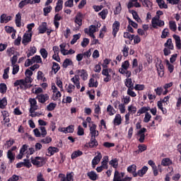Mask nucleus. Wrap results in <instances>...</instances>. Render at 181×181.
I'll list each match as a JSON object with an SVG mask.
<instances>
[{
    "instance_id": "1",
    "label": "nucleus",
    "mask_w": 181,
    "mask_h": 181,
    "mask_svg": "<svg viewBox=\"0 0 181 181\" xmlns=\"http://www.w3.org/2000/svg\"><path fill=\"white\" fill-rule=\"evenodd\" d=\"M14 87H17V91L20 90H28L32 87L31 84H25L23 79L16 80L13 83Z\"/></svg>"
},
{
    "instance_id": "2",
    "label": "nucleus",
    "mask_w": 181,
    "mask_h": 181,
    "mask_svg": "<svg viewBox=\"0 0 181 181\" xmlns=\"http://www.w3.org/2000/svg\"><path fill=\"white\" fill-rule=\"evenodd\" d=\"M31 163L37 168H42L45 165V158L37 156L35 158H31Z\"/></svg>"
},
{
    "instance_id": "3",
    "label": "nucleus",
    "mask_w": 181,
    "mask_h": 181,
    "mask_svg": "<svg viewBox=\"0 0 181 181\" xmlns=\"http://www.w3.org/2000/svg\"><path fill=\"white\" fill-rule=\"evenodd\" d=\"M151 25L153 29H158V26H159V28L165 26V21L160 20V18H156V17H153L151 20Z\"/></svg>"
},
{
    "instance_id": "4",
    "label": "nucleus",
    "mask_w": 181,
    "mask_h": 181,
    "mask_svg": "<svg viewBox=\"0 0 181 181\" xmlns=\"http://www.w3.org/2000/svg\"><path fill=\"white\" fill-rule=\"evenodd\" d=\"M121 27V23L118 21H115L112 26V35L114 37H117V33L119 32V28Z\"/></svg>"
},
{
    "instance_id": "5",
    "label": "nucleus",
    "mask_w": 181,
    "mask_h": 181,
    "mask_svg": "<svg viewBox=\"0 0 181 181\" xmlns=\"http://www.w3.org/2000/svg\"><path fill=\"white\" fill-rule=\"evenodd\" d=\"M29 103L30 104V112L33 114L36 110H37V101L35 98H30Z\"/></svg>"
},
{
    "instance_id": "6",
    "label": "nucleus",
    "mask_w": 181,
    "mask_h": 181,
    "mask_svg": "<svg viewBox=\"0 0 181 181\" xmlns=\"http://www.w3.org/2000/svg\"><path fill=\"white\" fill-rule=\"evenodd\" d=\"M36 98L39 103H40L41 104H45L46 101H48L49 97L47 93H45V94L42 93V94L37 95Z\"/></svg>"
},
{
    "instance_id": "7",
    "label": "nucleus",
    "mask_w": 181,
    "mask_h": 181,
    "mask_svg": "<svg viewBox=\"0 0 181 181\" xmlns=\"http://www.w3.org/2000/svg\"><path fill=\"white\" fill-rule=\"evenodd\" d=\"M146 132V128L143 127L137 132V135L140 136V138L139 139V142H140V144H144V142H145Z\"/></svg>"
},
{
    "instance_id": "8",
    "label": "nucleus",
    "mask_w": 181,
    "mask_h": 181,
    "mask_svg": "<svg viewBox=\"0 0 181 181\" xmlns=\"http://www.w3.org/2000/svg\"><path fill=\"white\" fill-rule=\"evenodd\" d=\"M38 35H43L47 30V23L42 22L37 28Z\"/></svg>"
},
{
    "instance_id": "9",
    "label": "nucleus",
    "mask_w": 181,
    "mask_h": 181,
    "mask_svg": "<svg viewBox=\"0 0 181 181\" xmlns=\"http://www.w3.org/2000/svg\"><path fill=\"white\" fill-rule=\"evenodd\" d=\"M84 18V15L82 14L81 12H78L76 13L75 16V23L78 25V26H81L83 25V18Z\"/></svg>"
},
{
    "instance_id": "10",
    "label": "nucleus",
    "mask_w": 181,
    "mask_h": 181,
    "mask_svg": "<svg viewBox=\"0 0 181 181\" xmlns=\"http://www.w3.org/2000/svg\"><path fill=\"white\" fill-rule=\"evenodd\" d=\"M86 148H97L98 146V141L95 138H90V142L86 144Z\"/></svg>"
},
{
    "instance_id": "11",
    "label": "nucleus",
    "mask_w": 181,
    "mask_h": 181,
    "mask_svg": "<svg viewBox=\"0 0 181 181\" xmlns=\"http://www.w3.org/2000/svg\"><path fill=\"white\" fill-rule=\"evenodd\" d=\"M33 33H25L23 35V38L22 40V43L23 45H26V43H30V42H32V36H33Z\"/></svg>"
},
{
    "instance_id": "12",
    "label": "nucleus",
    "mask_w": 181,
    "mask_h": 181,
    "mask_svg": "<svg viewBox=\"0 0 181 181\" xmlns=\"http://www.w3.org/2000/svg\"><path fill=\"white\" fill-rule=\"evenodd\" d=\"M71 81L74 83L78 90L81 88L80 76H78V75H75L72 78H71Z\"/></svg>"
},
{
    "instance_id": "13",
    "label": "nucleus",
    "mask_w": 181,
    "mask_h": 181,
    "mask_svg": "<svg viewBox=\"0 0 181 181\" xmlns=\"http://www.w3.org/2000/svg\"><path fill=\"white\" fill-rule=\"evenodd\" d=\"M101 159H103V155H101V153L98 152V155L95 156L94 158L92 160L93 166H95V165H98Z\"/></svg>"
},
{
    "instance_id": "14",
    "label": "nucleus",
    "mask_w": 181,
    "mask_h": 181,
    "mask_svg": "<svg viewBox=\"0 0 181 181\" xmlns=\"http://www.w3.org/2000/svg\"><path fill=\"white\" fill-rule=\"evenodd\" d=\"M127 172L132 173L133 177H136V165L133 164L127 168Z\"/></svg>"
},
{
    "instance_id": "15",
    "label": "nucleus",
    "mask_w": 181,
    "mask_h": 181,
    "mask_svg": "<svg viewBox=\"0 0 181 181\" xmlns=\"http://www.w3.org/2000/svg\"><path fill=\"white\" fill-rule=\"evenodd\" d=\"M62 17L60 16V14L57 13L54 16V25L57 29H59V26H60V23H59V21H62Z\"/></svg>"
},
{
    "instance_id": "16",
    "label": "nucleus",
    "mask_w": 181,
    "mask_h": 181,
    "mask_svg": "<svg viewBox=\"0 0 181 181\" xmlns=\"http://www.w3.org/2000/svg\"><path fill=\"white\" fill-rule=\"evenodd\" d=\"M173 39L175 40V46L177 49V50L181 49V40H180V36L177 35H173Z\"/></svg>"
},
{
    "instance_id": "17",
    "label": "nucleus",
    "mask_w": 181,
    "mask_h": 181,
    "mask_svg": "<svg viewBox=\"0 0 181 181\" xmlns=\"http://www.w3.org/2000/svg\"><path fill=\"white\" fill-rule=\"evenodd\" d=\"M84 32L86 35H88V33H95L97 32V26L91 25L89 26V28H85Z\"/></svg>"
},
{
    "instance_id": "18",
    "label": "nucleus",
    "mask_w": 181,
    "mask_h": 181,
    "mask_svg": "<svg viewBox=\"0 0 181 181\" xmlns=\"http://www.w3.org/2000/svg\"><path fill=\"white\" fill-rule=\"evenodd\" d=\"M22 15L21 14V13H18L16 15V20H15V23L17 26V28H21V26H22Z\"/></svg>"
},
{
    "instance_id": "19",
    "label": "nucleus",
    "mask_w": 181,
    "mask_h": 181,
    "mask_svg": "<svg viewBox=\"0 0 181 181\" xmlns=\"http://www.w3.org/2000/svg\"><path fill=\"white\" fill-rule=\"evenodd\" d=\"M148 172V167L144 165L141 170H139L136 173V177H144V175H146Z\"/></svg>"
},
{
    "instance_id": "20",
    "label": "nucleus",
    "mask_w": 181,
    "mask_h": 181,
    "mask_svg": "<svg viewBox=\"0 0 181 181\" xmlns=\"http://www.w3.org/2000/svg\"><path fill=\"white\" fill-rule=\"evenodd\" d=\"M10 21H12V17L8 16H6V14H2L0 17V23H8Z\"/></svg>"
},
{
    "instance_id": "21",
    "label": "nucleus",
    "mask_w": 181,
    "mask_h": 181,
    "mask_svg": "<svg viewBox=\"0 0 181 181\" xmlns=\"http://www.w3.org/2000/svg\"><path fill=\"white\" fill-rule=\"evenodd\" d=\"M122 122V117H121V115L117 114L113 120L114 125H121Z\"/></svg>"
},
{
    "instance_id": "22",
    "label": "nucleus",
    "mask_w": 181,
    "mask_h": 181,
    "mask_svg": "<svg viewBox=\"0 0 181 181\" xmlns=\"http://www.w3.org/2000/svg\"><path fill=\"white\" fill-rule=\"evenodd\" d=\"M78 73L80 74L83 81H86V80H87V78L88 77V74L87 73V70L86 69L78 70Z\"/></svg>"
},
{
    "instance_id": "23",
    "label": "nucleus",
    "mask_w": 181,
    "mask_h": 181,
    "mask_svg": "<svg viewBox=\"0 0 181 181\" xmlns=\"http://www.w3.org/2000/svg\"><path fill=\"white\" fill-rule=\"evenodd\" d=\"M28 4L33 5V1H31V0H22L18 4V8H20V9H23Z\"/></svg>"
},
{
    "instance_id": "24",
    "label": "nucleus",
    "mask_w": 181,
    "mask_h": 181,
    "mask_svg": "<svg viewBox=\"0 0 181 181\" xmlns=\"http://www.w3.org/2000/svg\"><path fill=\"white\" fill-rule=\"evenodd\" d=\"M36 52H37V49L36 48V47H31L28 52H26L27 57L29 58L33 56L36 53Z\"/></svg>"
},
{
    "instance_id": "25",
    "label": "nucleus",
    "mask_w": 181,
    "mask_h": 181,
    "mask_svg": "<svg viewBox=\"0 0 181 181\" xmlns=\"http://www.w3.org/2000/svg\"><path fill=\"white\" fill-rule=\"evenodd\" d=\"M173 163V162L169 158H163L161 161L162 166H170Z\"/></svg>"
},
{
    "instance_id": "26",
    "label": "nucleus",
    "mask_w": 181,
    "mask_h": 181,
    "mask_svg": "<svg viewBox=\"0 0 181 181\" xmlns=\"http://www.w3.org/2000/svg\"><path fill=\"white\" fill-rule=\"evenodd\" d=\"M61 181H74V177L73 176V173H69L66 174V177H63Z\"/></svg>"
},
{
    "instance_id": "27",
    "label": "nucleus",
    "mask_w": 181,
    "mask_h": 181,
    "mask_svg": "<svg viewBox=\"0 0 181 181\" xmlns=\"http://www.w3.org/2000/svg\"><path fill=\"white\" fill-rule=\"evenodd\" d=\"M107 112L108 113V115L112 117V115H114L117 112V111H115V109H114V107H112V105H108L107 107Z\"/></svg>"
},
{
    "instance_id": "28",
    "label": "nucleus",
    "mask_w": 181,
    "mask_h": 181,
    "mask_svg": "<svg viewBox=\"0 0 181 181\" xmlns=\"http://www.w3.org/2000/svg\"><path fill=\"white\" fill-rule=\"evenodd\" d=\"M149 110H151V107H142L141 108H140L137 113L136 115L137 117H139V115H141V114H145L146 112H148V111H149Z\"/></svg>"
},
{
    "instance_id": "29",
    "label": "nucleus",
    "mask_w": 181,
    "mask_h": 181,
    "mask_svg": "<svg viewBox=\"0 0 181 181\" xmlns=\"http://www.w3.org/2000/svg\"><path fill=\"white\" fill-rule=\"evenodd\" d=\"M31 61L33 64H34V63H37V64L42 63V57H40V55H35V57H33L31 58Z\"/></svg>"
},
{
    "instance_id": "30",
    "label": "nucleus",
    "mask_w": 181,
    "mask_h": 181,
    "mask_svg": "<svg viewBox=\"0 0 181 181\" xmlns=\"http://www.w3.org/2000/svg\"><path fill=\"white\" fill-rule=\"evenodd\" d=\"M129 13H132L134 19H135L138 22V23H141V20L139 18L138 13L135 10H131L129 11Z\"/></svg>"
},
{
    "instance_id": "31",
    "label": "nucleus",
    "mask_w": 181,
    "mask_h": 181,
    "mask_svg": "<svg viewBox=\"0 0 181 181\" xmlns=\"http://www.w3.org/2000/svg\"><path fill=\"white\" fill-rule=\"evenodd\" d=\"M164 47H168L170 50H173L175 47L173 46V42H172L171 38L167 40L166 42L164 44Z\"/></svg>"
},
{
    "instance_id": "32",
    "label": "nucleus",
    "mask_w": 181,
    "mask_h": 181,
    "mask_svg": "<svg viewBox=\"0 0 181 181\" xmlns=\"http://www.w3.org/2000/svg\"><path fill=\"white\" fill-rule=\"evenodd\" d=\"M82 155H83V151L80 150L75 151L72 153L71 156V159L74 160L78 158V156H81Z\"/></svg>"
},
{
    "instance_id": "33",
    "label": "nucleus",
    "mask_w": 181,
    "mask_h": 181,
    "mask_svg": "<svg viewBox=\"0 0 181 181\" xmlns=\"http://www.w3.org/2000/svg\"><path fill=\"white\" fill-rule=\"evenodd\" d=\"M63 9V0H58L55 6V12H60Z\"/></svg>"
},
{
    "instance_id": "34",
    "label": "nucleus",
    "mask_w": 181,
    "mask_h": 181,
    "mask_svg": "<svg viewBox=\"0 0 181 181\" xmlns=\"http://www.w3.org/2000/svg\"><path fill=\"white\" fill-rule=\"evenodd\" d=\"M124 84L127 88H134V83L132 82V78H127L124 81Z\"/></svg>"
},
{
    "instance_id": "35",
    "label": "nucleus",
    "mask_w": 181,
    "mask_h": 181,
    "mask_svg": "<svg viewBox=\"0 0 181 181\" xmlns=\"http://www.w3.org/2000/svg\"><path fill=\"white\" fill-rule=\"evenodd\" d=\"M169 28L173 32H176V30H177V26L176 25V22L173 21H169Z\"/></svg>"
},
{
    "instance_id": "36",
    "label": "nucleus",
    "mask_w": 181,
    "mask_h": 181,
    "mask_svg": "<svg viewBox=\"0 0 181 181\" xmlns=\"http://www.w3.org/2000/svg\"><path fill=\"white\" fill-rule=\"evenodd\" d=\"M107 15H108V9L104 8L102 11L98 13V16H100L102 19H106Z\"/></svg>"
},
{
    "instance_id": "37",
    "label": "nucleus",
    "mask_w": 181,
    "mask_h": 181,
    "mask_svg": "<svg viewBox=\"0 0 181 181\" xmlns=\"http://www.w3.org/2000/svg\"><path fill=\"white\" fill-rule=\"evenodd\" d=\"M59 148L57 147L49 146L48 148V153H50L51 156H53L55 153L59 152Z\"/></svg>"
},
{
    "instance_id": "38",
    "label": "nucleus",
    "mask_w": 181,
    "mask_h": 181,
    "mask_svg": "<svg viewBox=\"0 0 181 181\" xmlns=\"http://www.w3.org/2000/svg\"><path fill=\"white\" fill-rule=\"evenodd\" d=\"M8 91V86H6V83H0V93L1 94H5Z\"/></svg>"
},
{
    "instance_id": "39",
    "label": "nucleus",
    "mask_w": 181,
    "mask_h": 181,
    "mask_svg": "<svg viewBox=\"0 0 181 181\" xmlns=\"http://www.w3.org/2000/svg\"><path fill=\"white\" fill-rule=\"evenodd\" d=\"M6 105H8V100L6 98H3L2 100L0 99V108L4 110Z\"/></svg>"
},
{
    "instance_id": "40",
    "label": "nucleus",
    "mask_w": 181,
    "mask_h": 181,
    "mask_svg": "<svg viewBox=\"0 0 181 181\" xmlns=\"http://www.w3.org/2000/svg\"><path fill=\"white\" fill-rule=\"evenodd\" d=\"M73 64V61H71V59H66L63 64L62 66L64 69H67V67H69V66H71Z\"/></svg>"
},
{
    "instance_id": "41",
    "label": "nucleus",
    "mask_w": 181,
    "mask_h": 181,
    "mask_svg": "<svg viewBox=\"0 0 181 181\" xmlns=\"http://www.w3.org/2000/svg\"><path fill=\"white\" fill-rule=\"evenodd\" d=\"M80 37H81V34L80 33L74 35L73 39L71 41V45H76V43H77V41L78 40V39H80Z\"/></svg>"
},
{
    "instance_id": "42",
    "label": "nucleus",
    "mask_w": 181,
    "mask_h": 181,
    "mask_svg": "<svg viewBox=\"0 0 181 181\" xmlns=\"http://www.w3.org/2000/svg\"><path fill=\"white\" fill-rule=\"evenodd\" d=\"M113 181H122L121 174H119V172L118 170L115 171Z\"/></svg>"
},
{
    "instance_id": "43",
    "label": "nucleus",
    "mask_w": 181,
    "mask_h": 181,
    "mask_svg": "<svg viewBox=\"0 0 181 181\" xmlns=\"http://www.w3.org/2000/svg\"><path fill=\"white\" fill-rule=\"evenodd\" d=\"M89 179H90V180H97V174L94 172V171H90L89 173H87Z\"/></svg>"
},
{
    "instance_id": "44",
    "label": "nucleus",
    "mask_w": 181,
    "mask_h": 181,
    "mask_svg": "<svg viewBox=\"0 0 181 181\" xmlns=\"http://www.w3.org/2000/svg\"><path fill=\"white\" fill-rule=\"evenodd\" d=\"M109 164L112 166L115 169H117L118 168V159L114 158L112 159L110 162Z\"/></svg>"
},
{
    "instance_id": "45",
    "label": "nucleus",
    "mask_w": 181,
    "mask_h": 181,
    "mask_svg": "<svg viewBox=\"0 0 181 181\" xmlns=\"http://www.w3.org/2000/svg\"><path fill=\"white\" fill-rule=\"evenodd\" d=\"M52 9H53V8L52 7V6H47V7L43 8V12H44V16H47V15H49V13H50L52 12Z\"/></svg>"
},
{
    "instance_id": "46",
    "label": "nucleus",
    "mask_w": 181,
    "mask_h": 181,
    "mask_svg": "<svg viewBox=\"0 0 181 181\" xmlns=\"http://www.w3.org/2000/svg\"><path fill=\"white\" fill-rule=\"evenodd\" d=\"M52 64V70L54 74H56L60 70V65L57 62H53Z\"/></svg>"
},
{
    "instance_id": "47",
    "label": "nucleus",
    "mask_w": 181,
    "mask_h": 181,
    "mask_svg": "<svg viewBox=\"0 0 181 181\" xmlns=\"http://www.w3.org/2000/svg\"><path fill=\"white\" fill-rule=\"evenodd\" d=\"M7 158L8 159H9L10 163H12V162L15 160V154H13V153H12L11 151H8Z\"/></svg>"
},
{
    "instance_id": "48",
    "label": "nucleus",
    "mask_w": 181,
    "mask_h": 181,
    "mask_svg": "<svg viewBox=\"0 0 181 181\" xmlns=\"http://www.w3.org/2000/svg\"><path fill=\"white\" fill-rule=\"evenodd\" d=\"M40 53L42 58L47 59V56H48L49 53L47 52L46 49L41 48L40 50Z\"/></svg>"
},
{
    "instance_id": "49",
    "label": "nucleus",
    "mask_w": 181,
    "mask_h": 181,
    "mask_svg": "<svg viewBox=\"0 0 181 181\" xmlns=\"http://www.w3.org/2000/svg\"><path fill=\"white\" fill-rule=\"evenodd\" d=\"M95 107L94 112L96 114L95 117L98 118V116L101 114V107H100V105H95Z\"/></svg>"
},
{
    "instance_id": "50",
    "label": "nucleus",
    "mask_w": 181,
    "mask_h": 181,
    "mask_svg": "<svg viewBox=\"0 0 181 181\" xmlns=\"http://www.w3.org/2000/svg\"><path fill=\"white\" fill-rule=\"evenodd\" d=\"M134 88H130L127 89V95H129V97H136V93L133 90Z\"/></svg>"
},
{
    "instance_id": "51",
    "label": "nucleus",
    "mask_w": 181,
    "mask_h": 181,
    "mask_svg": "<svg viewBox=\"0 0 181 181\" xmlns=\"http://www.w3.org/2000/svg\"><path fill=\"white\" fill-rule=\"evenodd\" d=\"M100 166L105 169H108V157L103 160Z\"/></svg>"
},
{
    "instance_id": "52",
    "label": "nucleus",
    "mask_w": 181,
    "mask_h": 181,
    "mask_svg": "<svg viewBox=\"0 0 181 181\" xmlns=\"http://www.w3.org/2000/svg\"><path fill=\"white\" fill-rule=\"evenodd\" d=\"M166 64L168 66V71L170 73H173V70H175V66H173V64H170V62H169V60L166 61Z\"/></svg>"
},
{
    "instance_id": "53",
    "label": "nucleus",
    "mask_w": 181,
    "mask_h": 181,
    "mask_svg": "<svg viewBox=\"0 0 181 181\" xmlns=\"http://www.w3.org/2000/svg\"><path fill=\"white\" fill-rule=\"evenodd\" d=\"M169 36V28H165L161 35V39H166Z\"/></svg>"
},
{
    "instance_id": "54",
    "label": "nucleus",
    "mask_w": 181,
    "mask_h": 181,
    "mask_svg": "<svg viewBox=\"0 0 181 181\" xmlns=\"http://www.w3.org/2000/svg\"><path fill=\"white\" fill-rule=\"evenodd\" d=\"M89 44H90V39L83 38V41L81 43V46H82V47H87V46H88Z\"/></svg>"
},
{
    "instance_id": "55",
    "label": "nucleus",
    "mask_w": 181,
    "mask_h": 181,
    "mask_svg": "<svg viewBox=\"0 0 181 181\" xmlns=\"http://www.w3.org/2000/svg\"><path fill=\"white\" fill-rule=\"evenodd\" d=\"M140 2H142L143 5H145L146 8H152V2L149 0H140Z\"/></svg>"
},
{
    "instance_id": "56",
    "label": "nucleus",
    "mask_w": 181,
    "mask_h": 181,
    "mask_svg": "<svg viewBox=\"0 0 181 181\" xmlns=\"http://www.w3.org/2000/svg\"><path fill=\"white\" fill-rule=\"evenodd\" d=\"M129 51V47L128 46H127L126 45H124V48L122 50L124 57H128V52Z\"/></svg>"
},
{
    "instance_id": "57",
    "label": "nucleus",
    "mask_w": 181,
    "mask_h": 181,
    "mask_svg": "<svg viewBox=\"0 0 181 181\" xmlns=\"http://www.w3.org/2000/svg\"><path fill=\"white\" fill-rule=\"evenodd\" d=\"M57 106V104L50 103L47 106V111H53L54 108Z\"/></svg>"
},
{
    "instance_id": "58",
    "label": "nucleus",
    "mask_w": 181,
    "mask_h": 181,
    "mask_svg": "<svg viewBox=\"0 0 181 181\" xmlns=\"http://www.w3.org/2000/svg\"><path fill=\"white\" fill-rule=\"evenodd\" d=\"M134 88L136 91H143V90H145V85L136 84Z\"/></svg>"
},
{
    "instance_id": "59",
    "label": "nucleus",
    "mask_w": 181,
    "mask_h": 181,
    "mask_svg": "<svg viewBox=\"0 0 181 181\" xmlns=\"http://www.w3.org/2000/svg\"><path fill=\"white\" fill-rule=\"evenodd\" d=\"M127 21L129 25L132 26V28H134V29H138V23L134 22V21H132L129 17H127Z\"/></svg>"
},
{
    "instance_id": "60",
    "label": "nucleus",
    "mask_w": 181,
    "mask_h": 181,
    "mask_svg": "<svg viewBox=\"0 0 181 181\" xmlns=\"http://www.w3.org/2000/svg\"><path fill=\"white\" fill-rule=\"evenodd\" d=\"M151 118H152V115L149 114V112H146L145 117L144 119V122L148 123L149 121H151Z\"/></svg>"
},
{
    "instance_id": "61",
    "label": "nucleus",
    "mask_w": 181,
    "mask_h": 181,
    "mask_svg": "<svg viewBox=\"0 0 181 181\" xmlns=\"http://www.w3.org/2000/svg\"><path fill=\"white\" fill-rule=\"evenodd\" d=\"M18 72H19V66L18 64L13 65L12 74L15 76L16 74H18Z\"/></svg>"
},
{
    "instance_id": "62",
    "label": "nucleus",
    "mask_w": 181,
    "mask_h": 181,
    "mask_svg": "<svg viewBox=\"0 0 181 181\" xmlns=\"http://www.w3.org/2000/svg\"><path fill=\"white\" fill-rule=\"evenodd\" d=\"M52 141V137L49 136H47L45 139H41L42 144H50Z\"/></svg>"
},
{
    "instance_id": "63",
    "label": "nucleus",
    "mask_w": 181,
    "mask_h": 181,
    "mask_svg": "<svg viewBox=\"0 0 181 181\" xmlns=\"http://www.w3.org/2000/svg\"><path fill=\"white\" fill-rule=\"evenodd\" d=\"M128 111L130 114H135V112H136V107L129 105L128 106Z\"/></svg>"
},
{
    "instance_id": "64",
    "label": "nucleus",
    "mask_w": 181,
    "mask_h": 181,
    "mask_svg": "<svg viewBox=\"0 0 181 181\" xmlns=\"http://www.w3.org/2000/svg\"><path fill=\"white\" fill-rule=\"evenodd\" d=\"M5 30L6 33H12V32L16 33V30H14L13 27L6 26Z\"/></svg>"
}]
</instances>
